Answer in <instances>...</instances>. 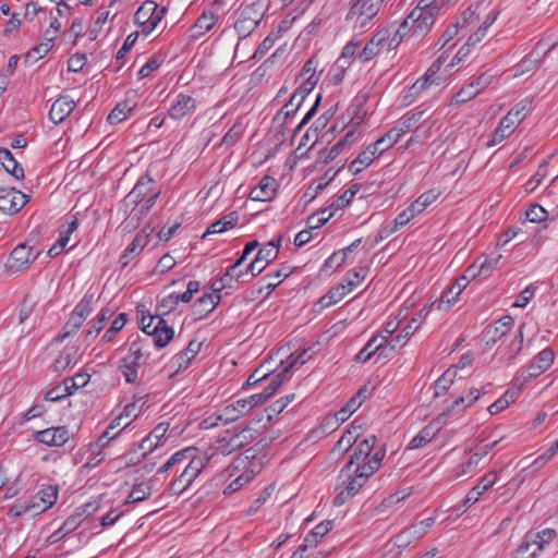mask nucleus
Returning <instances> with one entry per match:
<instances>
[{
	"instance_id": "60",
	"label": "nucleus",
	"mask_w": 558,
	"mask_h": 558,
	"mask_svg": "<svg viewBox=\"0 0 558 558\" xmlns=\"http://www.w3.org/2000/svg\"><path fill=\"white\" fill-rule=\"evenodd\" d=\"M126 323V314H119L112 322L109 329H107L102 336L105 342H109L113 339L114 335L120 331Z\"/></svg>"
},
{
	"instance_id": "44",
	"label": "nucleus",
	"mask_w": 558,
	"mask_h": 558,
	"mask_svg": "<svg viewBox=\"0 0 558 558\" xmlns=\"http://www.w3.org/2000/svg\"><path fill=\"white\" fill-rule=\"evenodd\" d=\"M135 105H131L129 100L120 101L109 113L107 120L110 124H117L128 118V114L132 112Z\"/></svg>"
},
{
	"instance_id": "33",
	"label": "nucleus",
	"mask_w": 558,
	"mask_h": 558,
	"mask_svg": "<svg viewBox=\"0 0 558 558\" xmlns=\"http://www.w3.org/2000/svg\"><path fill=\"white\" fill-rule=\"evenodd\" d=\"M545 369L541 367L535 361H532L525 368L519 369L515 378L513 379V386L521 389L530 379L536 378L542 375Z\"/></svg>"
},
{
	"instance_id": "58",
	"label": "nucleus",
	"mask_w": 558,
	"mask_h": 558,
	"mask_svg": "<svg viewBox=\"0 0 558 558\" xmlns=\"http://www.w3.org/2000/svg\"><path fill=\"white\" fill-rule=\"evenodd\" d=\"M350 292L344 283L338 284L335 289L330 290L326 295L322 298V302L325 305L336 304L341 301L344 295Z\"/></svg>"
},
{
	"instance_id": "21",
	"label": "nucleus",
	"mask_w": 558,
	"mask_h": 558,
	"mask_svg": "<svg viewBox=\"0 0 558 558\" xmlns=\"http://www.w3.org/2000/svg\"><path fill=\"white\" fill-rule=\"evenodd\" d=\"M196 109V100L187 95L180 94L168 110V116L174 120H180Z\"/></svg>"
},
{
	"instance_id": "41",
	"label": "nucleus",
	"mask_w": 558,
	"mask_h": 558,
	"mask_svg": "<svg viewBox=\"0 0 558 558\" xmlns=\"http://www.w3.org/2000/svg\"><path fill=\"white\" fill-rule=\"evenodd\" d=\"M426 534L424 526H421L418 523L411 525L410 527L403 530L401 533L395 536L396 543L398 546H407L413 539H420Z\"/></svg>"
},
{
	"instance_id": "37",
	"label": "nucleus",
	"mask_w": 558,
	"mask_h": 558,
	"mask_svg": "<svg viewBox=\"0 0 558 558\" xmlns=\"http://www.w3.org/2000/svg\"><path fill=\"white\" fill-rule=\"evenodd\" d=\"M378 339L377 338H373L371 339L365 345L364 348L356 354L355 356V360L356 362L359 363H365L366 361H368L376 352H380L379 354L381 355L383 352L381 350L385 348V343L387 342V338L386 337H381L380 338V342L377 343Z\"/></svg>"
},
{
	"instance_id": "18",
	"label": "nucleus",
	"mask_w": 558,
	"mask_h": 558,
	"mask_svg": "<svg viewBox=\"0 0 558 558\" xmlns=\"http://www.w3.org/2000/svg\"><path fill=\"white\" fill-rule=\"evenodd\" d=\"M195 451L190 453V458H187L189 463L184 468L181 473L190 483L192 484L194 480L199 475V473L205 469V466L209 463L213 456L208 452H205L202 456H195Z\"/></svg>"
},
{
	"instance_id": "53",
	"label": "nucleus",
	"mask_w": 558,
	"mask_h": 558,
	"mask_svg": "<svg viewBox=\"0 0 558 558\" xmlns=\"http://www.w3.org/2000/svg\"><path fill=\"white\" fill-rule=\"evenodd\" d=\"M433 126V123L429 120L423 121L414 131L412 136L409 138L407 146L410 147L414 143H423L425 140L429 137V131Z\"/></svg>"
},
{
	"instance_id": "22",
	"label": "nucleus",
	"mask_w": 558,
	"mask_h": 558,
	"mask_svg": "<svg viewBox=\"0 0 558 558\" xmlns=\"http://www.w3.org/2000/svg\"><path fill=\"white\" fill-rule=\"evenodd\" d=\"M148 243V233L146 229H142L133 239L132 243L125 248L120 257L122 268L126 267L129 263L137 256Z\"/></svg>"
},
{
	"instance_id": "34",
	"label": "nucleus",
	"mask_w": 558,
	"mask_h": 558,
	"mask_svg": "<svg viewBox=\"0 0 558 558\" xmlns=\"http://www.w3.org/2000/svg\"><path fill=\"white\" fill-rule=\"evenodd\" d=\"M202 348V342L191 340L187 347L174 355L173 360L178 363V367L186 368L191 361L198 354Z\"/></svg>"
},
{
	"instance_id": "25",
	"label": "nucleus",
	"mask_w": 558,
	"mask_h": 558,
	"mask_svg": "<svg viewBox=\"0 0 558 558\" xmlns=\"http://www.w3.org/2000/svg\"><path fill=\"white\" fill-rule=\"evenodd\" d=\"M221 300L220 294L206 293L193 305V314L198 318H204L206 315L211 313Z\"/></svg>"
},
{
	"instance_id": "5",
	"label": "nucleus",
	"mask_w": 558,
	"mask_h": 558,
	"mask_svg": "<svg viewBox=\"0 0 558 558\" xmlns=\"http://www.w3.org/2000/svg\"><path fill=\"white\" fill-rule=\"evenodd\" d=\"M39 254V251H33V246H29L26 243H20L11 252L5 267L12 272L22 271L26 269L31 263L36 260Z\"/></svg>"
},
{
	"instance_id": "19",
	"label": "nucleus",
	"mask_w": 558,
	"mask_h": 558,
	"mask_svg": "<svg viewBox=\"0 0 558 558\" xmlns=\"http://www.w3.org/2000/svg\"><path fill=\"white\" fill-rule=\"evenodd\" d=\"M168 424L160 423L138 444V449L143 451L142 458H146L160 444L168 430Z\"/></svg>"
},
{
	"instance_id": "51",
	"label": "nucleus",
	"mask_w": 558,
	"mask_h": 558,
	"mask_svg": "<svg viewBox=\"0 0 558 558\" xmlns=\"http://www.w3.org/2000/svg\"><path fill=\"white\" fill-rule=\"evenodd\" d=\"M335 215V211L332 209L325 208L322 209L313 215H311L307 220V227L308 229H317L324 226L332 216Z\"/></svg>"
},
{
	"instance_id": "39",
	"label": "nucleus",
	"mask_w": 558,
	"mask_h": 558,
	"mask_svg": "<svg viewBox=\"0 0 558 558\" xmlns=\"http://www.w3.org/2000/svg\"><path fill=\"white\" fill-rule=\"evenodd\" d=\"M436 73L437 72H432L429 74L428 72H425L423 76L417 78L412 84L404 97L405 99H409V104L412 102L422 93V90L426 89L430 84L435 83L434 76Z\"/></svg>"
},
{
	"instance_id": "31",
	"label": "nucleus",
	"mask_w": 558,
	"mask_h": 558,
	"mask_svg": "<svg viewBox=\"0 0 558 558\" xmlns=\"http://www.w3.org/2000/svg\"><path fill=\"white\" fill-rule=\"evenodd\" d=\"M333 526V521L328 520L317 524L304 538L303 548L308 549L315 547L319 539L323 538Z\"/></svg>"
},
{
	"instance_id": "57",
	"label": "nucleus",
	"mask_w": 558,
	"mask_h": 558,
	"mask_svg": "<svg viewBox=\"0 0 558 558\" xmlns=\"http://www.w3.org/2000/svg\"><path fill=\"white\" fill-rule=\"evenodd\" d=\"M354 135H355V131L354 130H351L349 131L344 136L343 138H341L340 141H338L328 151V155L326 157V161H331L333 160L343 149V147L345 146V144L348 143H351L354 141Z\"/></svg>"
},
{
	"instance_id": "15",
	"label": "nucleus",
	"mask_w": 558,
	"mask_h": 558,
	"mask_svg": "<svg viewBox=\"0 0 558 558\" xmlns=\"http://www.w3.org/2000/svg\"><path fill=\"white\" fill-rule=\"evenodd\" d=\"M385 0H356L350 8L347 20L352 21V16L375 17Z\"/></svg>"
},
{
	"instance_id": "2",
	"label": "nucleus",
	"mask_w": 558,
	"mask_h": 558,
	"mask_svg": "<svg viewBox=\"0 0 558 558\" xmlns=\"http://www.w3.org/2000/svg\"><path fill=\"white\" fill-rule=\"evenodd\" d=\"M268 4L264 0H254L250 3H242L238 9V19L234 22V29L240 36L246 37L259 25Z\"/></svg>"
},
{
	"instance_id": "24",
	"label": "nucleus",
	"mask_w": 558,
	"mask_h": 558,
	"mask_svg": "<svg viewBox=\"0 0 558 558\" xmlns=\"http://www.w3.org/2000/svg\"><path fill=\"white\" fill-rule=\"evenodd\" d=\"M384 457L385 450L379 449L367 461H364L359 466H353L352 471L356 475H364L366 483L368 478L380 469Z\"/></svg>"
},
{
	"instance_id": "13",
	"label": "nucleus",
	"mask_w": 558,
	"mask_h": 558,
	"mask_svg": "<svg viewBox=\"0 0 558 558\" xmlns=\"http://www.w3.org/2000/svg\"><path fill=\"white\" fill-rule=\"evenodd\" d=\"M69 438L70 433L65 426L46 428L35 433V439L47 446L61 447Z\"/></svg>"
},
{
	"instance_id": "1",
	"label": "nucleus",
	"mask_w": 558,
	"mask_h": 558,
	"mask_svg": "<svg viewBox=\"0 0 558 558\" xmlns=\"http://www.w3.org/2000/svg\"><path fill=\"white\" fill-rule=\"evenodd\" d=\"M441 4L429 0H420L417 5L400 24V34H411L413 37H423L432 29Z\"/></svg>"
},
{
	"instance_id": "59",
	"label": "nucleus",
	"mask_w": 558,
	"mask_h": 558,
	"mask_svg": "<svg viewBox=\"0 0 558 558\" xmlns=\"http://www.w3.org/2000/svg\"><path fill=\"white\" fill-rule=\"evenodd\" d=\"M368 272V269L366 267H357L353 271L349 272L347 279L344 280L349 291H352L359 283H361L366 275Z\"/></svg>"
},
{
	"instance_id": "63",
	"label": "nucleus",
	"mask_w": 558,
	"mask_h": 558,
	"mask_svg": "<svg viewBox=\"0 0 558 558\" xmlns=\"http://www.w3.org/2000/svg\"><path fill=\"white\" fill-rule=\"evenodd\" d=\"M555 353L550 348L543 349L534 359L543 369L547 371L554 363Z\"/></svg>"
},
{
	"instance_id": "8",
	"label": "nucleus",
	"mask_w": 558,
	"mask_h": 558,
	"mask_svg": "<svg viewBox=\"0 0 558 558\" xmlns=\"http://www.w3.org/2000/svg\"><path fill=\"white\" fill-rule=\"evenodd\" d=\"M497 481L496 472H488L485 474L477 485H475L465 496L464 500L461 505H459L456 510L457 511H465L470 506L475 504L478 498L486 493Z\"/></svg>"
},
{
	"instance_id": "11",
	"label": "nucleus",
	"mask_w": 558,
	"mask_h": 558,
	"mask_svg": "<svg viewBox=\"0 0 558 558\" xmlns=\"http://www.w3.org/2000/svg\"><path fill=\"white\" fill-rule=\"evenodd\" d=\"M520 124V120L518 119V112H508L506 117L501 119L497 129L493 132L492 138L487 142V147H493L504 140L509 137L517 125Z\"/></svg>"
},
{
	"instance_id": "9",
	"label": "nucleus",
	"mask_w": 558,
	"mask_h": 558,
	"mask_svg": "<svg viewBox=\"0 0 558 558\" xmlns=\"http://www.w3.org/2000/svg\"><path fill=\"white\" fill-rule=\"evenodd\" d=\"M490 82V78L485 77L484 75L477 76L475 80L470 82L468 85H464L453 95L451 105H461L468 102L469 100L476 97L481 90L486 88Z\"/></svg>"
},
{
	"instance_id": "14",
	"label": "nucleus",
	"mask_w": 558,
	"mask_h": 558,
	"mask_svg": "<svg viewBox=\"0 0 558 558\" xmlns=\"http://www.w3.org/2000/svg\"><path fill=\"white\" fill-rule=\"evenodd\" d=\"M375 442V436H369L360 441L359 445L354 448L353 453L350 456L349 461L344 465V472H348L353 466H359L361 463L366 461L374 449Z\"/></svg>"
},
{
	"instance_id": "6",
	"label": "nucleus",
	"mask_w": 558,
	"mask_h": 558,
	"mask_svg": "<svg viewBox=\"0 0 558 558\" xmlns=\"http://www.w3.org/2000/svg\"><path fill=\"white\" fill-rule=\"evenodd\" d=\"M27 196L13 187H0V210L13 215L27 203Z\"/></svg>"
},
{
	"instance_id": "29",
	"label": "nucleus",
	"mask_w": 558,
	"mask_h": 558,
	"mask_svg": "<svg viewBox=\"0 0 558 558\" xmlns=\"http://www.w3.org/2000/svg\"><path fill=\"white\" fill-rule=\"evenodd\" d=\"M114 311L110 307H104L98 315L89 323V328L85 333V340L89 342L102 330L104 323L110 319Z\"/></svg>"
},
{
	"instance_id": "49",
	"label": "nucleus",
	"mask_w": 558,
	"mask_h": 558,
	"mask_svg": "<svg viewBox=\"0 0 558 558\" xmlns=\"http://www.w3.org/2000/svg\"><path fill=\"white\" fill-rule=\"evenodd\" d=\"M438 197V194L430 190L423 193L417 199H415L409 207L417 215L424 211L430 204H433Z\"/></svg>"
},
{
	"instance_id": "62",
	"label": "nucleus",
	"mask_w": 558,
	"mask_h": 558,
	"mask_svg": "<svg viewBox=\"0 0 558 558\" xmlns=\"http://www.w3.org/2000/svg\"><path fill=\"white\" fill-rule=\"evenodd\" d=\"M178 305L177 293H171L165 296L157 305L158 315H167L172 312Z\"/></svg>"
},
{
	"instance_id": "47",
	"label": "nucleus",
	"mask_w": 558,
	"mask_h": 558,
	"mask_svg": "<svg viewBox=\"0 0 558 558\" xmlns=\"http://www.w3.org/2000/svg\"><path fill=\"white\" fill-rule=\"evenodd\" d=\"M360 183L352 184L347 191H344L329 205V209H332L336 213L338 209L348 206L351 203V199L354 197V195L360 191Z\"/></svg>"
},
{
	"instance_id": "3",
	"label": "nucleus",
	"mask_w": 558,
	"mask_h": 558,
	"mask_svg": "<svg viewBox=\"0 0 558 558\" xmlns=\"http://www.w3.org/2000/svg\"><path fill=\"white\" fill-rule=\"evenodd\" d=\"M339 478L341 483L336 487L338 494L333 499V505L337 507L344 505L348 500L353 498L365 485L364 475H356L353 473L352 469L344 472V466L340 471Z\"/></svg>"
},
{
	"instance_id": "55",
	"label": "nucleus",
	"mask_w": 558,
	"mask_h": 558,
	"mask_svg": "<svg viewBox=\"0 0 558 558\" xmlns=\"http://www.w3.org/2000/svg\"><path fill=\"white\" fill-rule=\"evenodd\" d=\"M456 371L447 369L435 383V395H445L452 385Z\"/></svg>"
},
{
	"instance_id": "50",
	"label": "nucleus",
	"mask_w": 558,
	"mask_h": 558,
	"mask_svg": "<svg viewBox=\"0 0 558 558\" xmlns=\"http://www.w3.org/2000/svg\"><path fill=\"white\" fill-rule=\"evenodd\" d=\"M480 258H477L470 267L465 269L463 275L458 278V291H463L471 280L476 277H482V271L478 265Z\"/></svg>"
},
{
	"instance_id": "48",
	"label": "nucleus",
	"mask_w": 558,
	"mask_h": 558,
	"mask_svg": "<svg viewBox=\"0 0 558 558\" xmlns=\"http://www.w3.org/2000/svg\"><path fill=\"white\" fill-rule=\"evenodd\" d=\"M525 326H526L525 323H522L519 326L518 333L515 335V337L509 344V348L506 353L508 362L513 361L517 357V355L522 351L523 342H524L523 330H524Z\"/></svg>"
},
{
	"instance_id": "45",
	"label": "nucleus",
	"mask_w": 558,
	"mask_h": 558,
	"mask_svg": "<svg viewBox=\"0 0 558 558\" xmlns=\"http://www.w3.org/2000/svg\"><path fill=\"white\" fill-rule=\"evenodd\" d=\"M51 49V39H48V43H40L39 45L32 48L24 56V64L25 66L33 65L36 61L41 59L49 50Z\"/></svg>"
},
{
	"instance_id": "7",
	"label": "nucleus",
	"mask_w": 558,
	"mask_h": 558,
	"mask_svg": "<svg viewBox=\"0 0 558 558\" xmlns=\"http://www.w3.org/2000/svg\"><path fill=\"white\" fill-rule=\"evenodd\" d=\"M513 325L514 319L511 315H504L494 324L488 325L483 332V339L485 340L486 345H494L498 340H500L511 330Z\"/></svg>"
},
{
	"instance_id": "43",
	"label": "nucleus",
	"mask_w": 558,
	"mask_h": 558,
	"mask_svg": "<svg viewBox=\"0 0 558 558\" xmlns=\"http://www.w3.org/2000/svg\"><path fill=\"white\" fill-rule=\"evenodd\" d=\"M399 134L390 129L385 135L378 138L375 143L368 145L378 156L389 149L393 144L399 141Z\"/></svg>"
},
{
	"instance_id": "52",
	"label": "nucleus",
	"mask_w": 558,
	"mask_h": 558,
	"mask_svg": "<svg viewBox=\"0 0 558 558\" xmlns=\"http://www.w3.org/2000/svg\"><path fill=\"white\" fill-rule=\"evenodd\" d=\"M83 521L82 512L75 511V513L71 514L61 525V527L54 533V535L60 534V537L70 534L75 531Z\"/></svg>"
},
{
	"instance_id": "38",
	"label": "nucleus",
	"mask_w": 558,
	"mask_h": 558,
	"mask_svg": "<svg viewBox=\"0 0 558 558\" xmlns=\"http://www.w3.org/2000/svg\"><path fill=\"white\" fill-rule=\"evenodd\" d=\"M438 430H439V427L435 426L434 423H430L429 425L425 426L422 430H420V433L416 436H414L412 438L408 448L409 449H417V448H421V447L427 445L435 438Z\"/></svg>"
},
{
	"instance_id": "32",
	"label": "nucleus",
	"mask_w": 558,
	"mask_h": 558,
	"mask_svg": "<svg viewBox=\"0 0 558 558\" xmlns=\"http://www.w3.org/2000/svg\"><path fill=\"white\" fill-rule=\"evenodd\" d=\"M151 348V341L149 338H141L137 337L129 344V354L126 356H131L135 360H144L146 361L149 357V350Z\"/></svg>"
},
{
	"instance_id": "27",
	"label": "nucleus",
	"mask_w": 558,
	"mask_h": 558,
	"mask_svg": "<svg viewBox=\"0 0 558 558\" xmlns=\"http://www.w3.org/2000/svg\"><path fill=\"white\" fill-rule=\"evenodd\" d=\"M146 361L144 360H135L131 356H124L119 362V369L124 376V379L128 384H134L136 383L138 378L137 368L145 364Z\"/></svg>"
},
{
	"instance_id": "61",
	"label": "nucleus",
	"mask_w": 558,
	"mask_h": 558,
	"mask_svg": "<svg viewBox=\"0 0 558 558\" xmlns=\"http://www.w3.org/2000/svg\"><path fill=\"white\" fill-rule=\"evenodd\" d=\"M73 363V354L69 349H65L60 352L59 356L53 362V371L56 373H61L65 371Z\"/></svg>"
},
{
	"instance_id": "16",
	"label": "nucleus",
	"mask_w": 558,
	"mask_h": 558,
	"mask_svg": "<svg viewBox=\"0 0 558 558\" xmlns=\"http://www.w3.org/2000/svg\"><path fill=\"white\" fill-rule=\"evenodd\" d=\"M388 37H390L389 29H383L374 34L371 40L364 46L362 52L359 54V58L362 62L369 61L376 54L380 52L383 47L385 46Z\"/></svg>"
},
{
	"instance_id": "10",
	"label": "nucleus",
	"mask_w": 558,
	"mask_h": 558,
	"mask_svg": "<svg viewBox=\"0 0 558 558\" xmlns=\"http://www.w3.org/2000/svg\"><path fill=\"white\" fill-rule=\"evenodd\" d=\"M131 421H124L120 415H118L106 428V430L99 436L97 441L90 445L89 450L92 453H100V450L105 448L110 440L114 439L126 426H129Z\"/></svg>"
},
{
	"instance_id": "36",
	"label": "nucleus",
	"mask_w": 558,
	"mask_h": 558,
	"mask_svg": "<svg viewBox=\"0 0 558 558\" xmlns=\"http://www.w3.org/2000/svg\"><path fill=\"white\" fill-rule=\"evenodd\" d=\"M376 157H378V155L369 146H367L365 150L360 153L357 157L351 161L349 165V170L353 174H357L367 168Z\"/></svg>"
},
{
	"instance_id": "28",
	"label": "nucleus",
	"mask_w": 558,
	"mask_h": 558,
	"mask_svg": "<svg viewBox=\"0 0 558 558\" xmlns=\"http://www.w3.org/2000/svg\"><path fill=\"white\" fill-rule=\"evenodd\" d=\"M159 195L160 190H156L150 195H148L146 199H144L145 202L140 207L134 206L128 217L130 223L135 222L134 226H136L142 217L146 216L148 211L155 206Z\"/></svg>"
},
{
	"instance_id": "30",
	"label": "nucleus",
	"mask_w": 558,
	"mask_h": 558,
	"mask_svg": "<svg viewBox=\"0 0 558 558\" xmlns=\"http://www.w3.org/2000/svg\"><path fill=\"white\" fill-rule=\"evenodd\" d=\"M0 161L8 173L16 180L24 179V170L8 148H0Z\"/></svg>"
},
{
	"instance_id": "17",
	"label": "nucleus",
	"mask_w": 558,
	"mask_h": 558,
	"mask_svg": "<svg viewBox=\"0 0 558 558\" xmlns=\"http://www.w3.org/2000/svg\"><path fill=\"white\" fill-rule=\"evenodd\" d=\"M76 104L68 96H60L51 106L49 111V119L59 124L63 122L75 109Z\"/></svg>"
},
{
	"instance_id": "4",
	"label": "nucleus",
	"mask_w": 558,
	"mask_h": 558,
	"mask_svg": "<svg viewBox=\"0 0 558 558\" xmlns=\"http://www.w3.org/2000/svg\"><path fill=\"white\" fill-rule=\"evenodd\" d=\"M254 439L253 429L250 426L244 427L239 433L233 434L231 437H222L218 439L210 448L213 457L216 454L229 456L232 452L248 445Z\"/></svg>"
},
{
	"instance_id": "56",
	"label": "nucleus",
	"mask_w": 558,
	"mask_h": 558,
	"mask_svg": "<svg viewBox=\"0 0 558 558\" xmlns=\"http://www.w3.org/2000/svg\"><path fill=\"white\" fill-rule=\"evenodd\" d=\"M82 324V319L71 314L69 320L65 323L61 332L57 337V341H63L65 338L74 335L80 329Z\"/></svg>"
},
{
	"instance_id": "20",
	"label": "nucleus",
	"mask_w": 558,
	"mask_h": 558,
	"mask_svg": "<svg viewBox=\"0 0 558 558\" xmlns=\"http://www.w3.org/2000/svg\"><path fill=\"white\" fill-rule=\"evenodd\" d=\"M276 180L272 177L265 175L258 185L250 192V198L258 202H268L275 197Z\"/></svg>"
},
{
	"instance_id": "35",
	"label": "nucleus",
	"mask_w": 558,
	"mask_h": 558,
	"mask_svg": "<svg viewBox=\"0 0 558 558\" xmlns=\"http://www.w3.org/2000/svg\"><path fill=\"white\" fill-rule=\"evenodd\" d=\"M366 388H361L355 396H353L338 412L335 413V418L339 422H344L349 416L354 413L363 403L361 393L365 392Z\"/></svg>"
},
{
	"instance_id": "64",
	"label": "nucleus",
	"mask_w": 558,
	"mask_h": 558,
	"mask_svg": "<svg viewBox=\"0 0 558 558\" xmlns=\"http://www.w3.org/2000/svg\"><path fill=\"white\" fill-rule=\"evenodd\" d=\"M532 542H523L513 553L511 558H535L537 550Z\"/></svg>"
},
{
	"instance_id": "12",
	"label": "nucleus",
	"mask_w": 558,
	"mask_h": 558,
	"mask_svg": "<svg viewBox=\"0 0 558 558\" xmlns=\"http://www.w3.org/2000/svg\"><path fill=\"white\" fill-rule=\"evenodd\" d=\"M154 184L155 181L149 173L142 175L137 180L132 191L126 195V205L132 204L134 206H138L142 202H144L146 196L150 195L155 191Z\"/></svg>"
},
{
	"instance_id": "46",
	"label": "nucleus",
	"mask_w": 558,
	"mask_h": 558,
	"mask_svg": "<svg viewBox=\"0 0 558 558\" xmlns=\"http://www.w3.org/2000/svg\"><path fill=\"white\" fill-rule=\"evenodd\" d=\"M424 112V110H420L412 112L411 114H405L399 126L392 128L393 131L399 134V138L409 132L423 118Z\"/></svg>"
},
{
	"instance_id": "54",
	"label": "nucleus",
	"mask_w": 558,
	"mask_h": 558,
	"mask_svg": "<svg viewBox=\"0 0 558 558\" xmlns=\"http://www.w3.org/2000/svg\"><path fill=\"white\" fill-rule=\"evenodd\" d=\"M93 302L94 294H85L83 299L76 304L71 314L84 322L88 314L92 312Z\"/></svg>"
},
{
	"instance_id": "26",
	"label": "nucleus",
	"mask_w": 558,
	"mask_h": 558,
	"mask_svg": "<svg viewBox=\"0 0 558 558\" xmlns=\"http://www.w3.org/2000/svg\"><path fill=\"white\" fill-rule=\"evenodd\" d=\"M58 498V486L48 485L40 489L32 501L39 504V508L36 509L35 514H39L47 509L51 508Z\"/></svg>"
},
{
	"instance_id": "23",
	"label": "nucleus",
	"mask_w": 558,
	"mask_h": 558,
	"mask_svg": "<svg viewBox=\"0 0 558 558\" xmlns=\"http://www.w3.org/2000/svg\"><path fill=\"white\" fill-rule=\"evenodd\" d=\"M158 9V4L153 0H146L134 14L135 24L142 27L144 35H149L154 29L148 28V23L153 20V13Z\"/></svg>"
},
{
	"instance_id": "40",
	"label": "nucleus",
	"mask_w": 558,
	"mask_h": 558,
	"mask_svg": "<svg viewBox=\"0 0 558 558\" xmlns=\"http://www.w3.org/2000/svg\"><path fill=\"white\" fill-rule=\"evenodd\" d=\"M319 81V76L316 74V72H312V75L307 77L300 87L295 90V93H299L300 99L298 100L295 107L291 110H288L286 112V117H292L300 106L302 105L305 96L312 92V89L315 87L317 82Z\"/></svg>"
},
{
	"instance_id": "42",
	"label": "nucleus",
	"mask_w": 558,
	"mask_h": 558,
	"mask_svg": "<svg viewBox=\"0 0 558 558\" xmlns=\"http://www.w3.org/2000/svg\"><path fill=\"white\" fill-rule=\"evenodd\" d=\"M173 328H157L147 332L145 338H149L155 347L165 348L173 339Z\"/></svg>"
}]
</instances>
